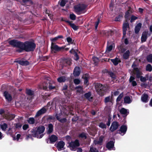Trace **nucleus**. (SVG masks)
I'll return each mask as SVG.
<instances>
[{
    "instance_id": "f257e3e1",
    "label": "nucleus",
    "mask_w": 152,
    "mask_h": 152,
    "mask_svg": "<svg viewBox=\"0 0 152 152\" xmlns=\"http://www.w3.org/2000/svg\"><path fill=\"white\" fill-rule=\"evenodd\" d=\"M36 47V45L33 42L26 41L22 42L21 50H17V51L19 52L23 50H25L27 52L33 51Z\"/></svg>"
},
{
    "instance_id": "f03ea898",
    "label": "nucleus",
    "mask_w": 152,
    "mask_h": 152,
    "mask_svg": "<svg viewBox=\"0 0 152 152\" xmlns=\"http://www.w3.org/2000/svg\"><path fill=\"white\" fill-rule=\"evenodd\" d=\"M45 128L43 126H39L33 129L31 132V135L38 138H41L44 136L43 133L45 131Z\"/></svg>"
},
{
    "instance_id": "7ed1b4c3",
    "label": "nucleus",
    "mask_w": 152,
    "mask_h": 152,
    "mask_svg": "<svg viewBox=\"0 0 152 152\" xmlns=\"http://www.w3.org/2000/svg\"><path fill=\"white\" fill-rule=\"evenodd\" d=\"M95 88L97 93L101 96H103L104 93L108 89V86L107 85L103 86L99 83H97Z\"/></svg>"
},
{
    "instance_id": "20e7f679",
    "label": "nucleus",
    "mask_w": 152,
    "mask_h": 152,
    "mask_svg": "<svg viewBox=\"0 0 152 152\" xmlns=\"http://www.w3.org/2000/svg\"><path fill=\"white\" fill-rule=\"evenodd\" d=\"M62 110L60 109L61 113H56V117L57 119L60 121L61 122H65L66 121V119L65 118L61 119V116L62 115L63 113L65 115H67L69 113L67 112L68 110H71V109H69L68 107L65 108L64 109H63Z\"/></svg>"
},
{
    "instance_id": "39448f33",
    "label": "nucleus",
    "mask_w": 152,
    "mask_h": 152,
    "mask_svg": "<svg viewBox=\"0 0 152 152\" xmlns=\"http://www.w3.org/2000/svg\"><path fill=\"white\" fill-rule=\"evenodd\" d=\"M86 7V6L85 4H79L75 7V10L77 13L80 14L85 12Z\"/></svg>"
},
{
    "instance_id": "423d86ee",
    "label": "nucleus",
    "mask_w": 152,
    "mask_h": 152,
    "mask_svg": "<svg viewBox=\"0 0 152 152\" xmlns=\"http://www.w3.org/2000/svg\"><path fill=\"white\" fill-rule=\"evenodd\" d=\"M9 44L15 47L19 48L21 50L22 42L17 40L13 39L10 41Z\"/></svg>"
},
{
    "instance_id": "0eeeda50",
    "label": "nucleus",
    "mask_w": 152,
    "mask_h": 152,
    "mask_svg": "<svg viewBox=\"0 0 152 152\" xmlns=\"http://www.w3.org/2000/svg\"><path fill=\"white\" fill-rule=\"evenodd\" d=\"M70 149L73 151L76 150L77 147L79 146V143L78 140H76L74 142H72L69 143Z\"/></svg>"
},
{
    "instance_id": "6e6552de",
    "label": "nucleus",
    "mask_w": 152,
    "mask_h": 152,
    "mask_svg": "<svg viewBox=\"0 0 152 152\" xmlns=\"http://www.w3.org/2000/svg\"><path fill=\"white\" fill-rule=\"evenodd\" d=\"M51 48L52 51L54 53L59 51L64 48V47H59L57 45L54 44L53 42L51 43Z\"/></svg>"
},
{
    "instance_id": "1a4fd4ad",
    "label": "nucleus",
    "mask_w": 152,
    "mask_h": 152,
    "mask_svg": "<svg viewBox=\"0 0 152 152\" xmlns=\"http://www.w3.org/2000/svg\"><path fill=\"white\" fill-rule=\"evenodd\" d=\"M15 128H9L8 130V133L10 135L12 136L14 140H17V141H18L20 138L21 135L19 134H18L17 135L16 138L12 136L13 131H15Z\"/></svg>"
},
{
    "instance_id": "9d476101",
    "label": "nucleus",
    "mask_w": 152,
    "mask_h": 152,
    "mask_svg": "<svg viewBox=\"0 0 152 152\" xmlns=\"http://www.w3.org/2000/svg\"><path fill=\"white\" fill-rule=\"evenodd\" d=\"M47 83H49V80L47 81ZM48 88L50 89H53L55 88L54 86L50 85V84H48L47 83H44L43 84L42 86L40 87V88H43L44 90H47L48 89Z\"/></svg>"
},
{
    "instance_id": "9b49d317",
    "label": "nucleus",
    "mask_w": 152,
    "mask_h": 152,
    "mask_svg": "<svg viewBox=\"0 0 152 152\" xmlns=\"http://www.w3.org/2000/svg\"><path fill=\"white\" fill-rule=\"evenodd\" d=\"M127 129V127L126 125H122L120 128L119 130L118 131V133L123 136L126 133Z\"/></svg>"
},
{
    "instance_id": "f8f14e48",
    "label": "nucleus",
    "mask_w": 152,
    "mask_h": 152,
    "mask_svg": "<svg viewBox=\"0 0 152 152\" xmlns=\"http://www.w3.org/2000/svg\"><path fill=\"white\" fill-rule=\"evenodd\" d=\"M47 110V109L46 108V107H42L37 111L35 115V117H39L41 115L44 114L46 112Z\"/></svg>"
},
{
    "instance_id": "ddd939ff",
    "label": "nucleus",
    "mask_w": 152,
    "mask_h": 152,
    "mask_svg": "<svg viewBox=\"0 0 152 152\" xmlns=\"http://www.w3.org/2000/svg\"><path fill=\"white\" fill-rule=\"evenodd\" d=\"M56 145L58 150L59 151H60L64 149L65 143L63 141H60L58 142Z\"/></svg>"
},
{
    "instance_id": "4468645a",
    "label": "nucleus",
    "mask_w": 152,
    "mask_h": 152,
    "mask_svg": "<svg viewBox=\"0 0 152 152\" xmlns=\"http://www.w3.org/2000/svg\"><path fill=\"white\" fill-rule=\"evenodd\" d=\"M118 126L119 125L117 122L116 121L113 122L112 124L110 129L111 132H113L117 129Z\"/></svg>"
},
{
    "instance_id": "2eb2a0df",
    "label": "nucleus",
    "mask_w": 152,
    "mask_h": 152,
    "mask_svg": "<svg viewBox=\"0 0 152 152\" xmlns=\"http://www.w3.org/2000/svg\"><path fill=\"white\" fill-rule=\"evenodd\" d=\"M113 100L112 96H110L105 97L104 99V102L106 105L109 103L110 105H111L113 104Z\"/></svg>"
},
{
    "instance_id": "dca6fc26",
    "label": "nucleus",
    "mask_w": 152,
    "mask_h": 152,
    "mask_svg": "<svg viewBox=\"0 0 152 152\" xmlns=\"http://www.w3.org/2000/svg\"><path fill=\"white\" fill-rule=\"evenodd\" d=\"M136 66V65L134 64V63L132 64V67L133 68L134 72H135V73H136L137 77V78H140V77H141L140 76L141 75V72L137 68H136L135 67Z\"/></svg>"
},
{
    "instance_id": "f3484780",
    "label": "nucleus",
    "mask_w": 152,
    "mask_h": 152,
    "mask_svg": "<svg viewBox=\"0 0 152 152\" xmlns=\"http://www.w3.org/2000/svg\"><path fill=\"white\" fill-rule=\"evenodd\" d=\"M4 96L8 102H10L12 100V97L8 92L5 91L4 93Z\"/></svg>"
},
{
    "instance_id": "a211bd4d",
    "label": "nucleus",
    "mask_w": 152,
    "mask_h": 152,
    "mask_svg": "<svg viewBox=\"0 0 152 152\" xmlns=\"http://www.w3.org/2000/svg\"><path fill=\"white\" fill-rule=\"evenodd\" d=\"M129 24L126 21L124 23L123 25V34L124 36L126 35L127 29L129 28Z\"/></svg>"
},
{
    "instance_id": "6ab92c4d",
    "label": "nucleus",
    "mask_w": 152,
    "mask_h": 152,
    "mask_svg": "<svg viewBox=\"0 0 152 152\" xmlns=\"http://www.w3.org/2000/svg\"><path fill=\"white\" fill-rule=\"evenodd\" d=\"M114 143L113 141H110L108 142L106 145L107 148L109 150H113L115 149L114 148Z\"/></svg>"
},
{
    "instance_id": "aec40b11",
    "label": "nucleus",
    "mask_w": 152,
    "mask_h": 152,
    "mask_svg": "<svg viewBox=\"0 0 152 152\" xmlns=\"http://www.w3.org/2000/svg\"><path fill=\"white\" fill-rule=\"evenodd\" d=\"M80 69L79 67H75L74 69L73 74L75 76H78L80 73Z\"/></svg>"
},
{
    "instance_id": "412c9836",
    "label": "nucleus",
    "mask_w": 152,
    "mask_h": 152,
    "mask_svg": "<svg viewBox=\"0 0 152 152\" xmlns=\"http://www.w3.org/2000/svg\"><path fill=\"white\" fill-rule=\"evenodd\" d=\"M49 139L50 143H53L57 140L58 137L56 135H53L50 137Z\"/></svg>"
},
{
    "instance_id": "4be33fe9",
    "label": "nucleus",
    "mask_w": 152,
    "mask_h": 152,
    "mask_svg": "<svg viewBox=\"0 0 152 152\" xmlns=\"http://www.w3.org/2000/svg\"><path fill=\"white\" fill-rule=\"evenodd\" d=\"M120 113L126 116L129 113L128 110H126L124 108H122L120 110Z\"/></svg>"
},
{
    "instance_id": "5701e85b",
    "label": "nucleus",
    "mask_w": 152,
    "mask_h": 152,
    "mask_svg": "<svg viewBox=\"0 0 152 152\" xmlns=\"http://www.w3.org/2000/svg\"><path fill=\"white\" fill-rule=\"evenodd\" d=\"M47 133L48 134L51 133L53 130V126L51 124H49L48 127L47 128Z\"/></svg>"
},
{
    "instance_id": "b1692460",
    "label": "nucleus",
    "mask_w": 152,
    "mask_h": 152,
    "mask_svg": "<svg viewBox=\"0 0 152 152\" xmlns=\"http://www.w3.org/2000/svg\"><path fill=\"white\" fill-rule=\"evenodd\" d=\"M148 96L146 94H144L142 96L141 99L142 102H148Z\"/></svg>"
},
{
    "instance_id": "393cba45",
    "label": "nucleus",
    "mask_w": 152,
    "mask_h": 152,
    "mask_svg": "<svg viewBox=\"0 0 152 152\" xmlns=\"http://www.w3.org/2000/svg\"><path fill=\"white\" fill-rule=\"evenodd\" d=\"M132 98L129 96H126L124 98V102L127 104L131 103L132 101Z\"/></svg>"
},
{
    "instance_id": "a878e982",
    "label": "nucleus",
    "mask_w": 152,
    "mask_h": 152,
    "mask_svg": "<svg viewBox=\"0 0 152 152\" xmlns=\"http://www.w3.org/2000/svg\"><path fill=\"white\" fill-rule=\"evenodd\" d=\"M66 22L69 24L72 28H73L74 30H76L77 29L78 27L74 23H72L70 21L68 20L66 21Z\"/></svg>"
},
{
    "instance_id": "bb28decb",
    "label": "nucleus",
    "mask_w": 152,
    "mask_h": 152,
    "mask_svg": "<svg viewBox=\"0 0 152 152\" xmlns=\"http://www.w3.org/2000/svg\"><path fill=\"white\" fill-rule=\"evenodd\" d=\"M142 26V24L140 23H138L136 26L135 29V32L136 33H138Z\"/></svg>"
},
{
    "instance_id": "cd10ccee",
    "label": "nucleus",
    "mask_w": 152,
    "mask_h": 152,
    "mask_svg": "<svg viewBox=\"0 0 152 152\" xmlns=\"http://www.w3.org/2000/svg\"><path fill=\"white\" fill-rule=\"evenodd\" d=\"M103 138V136H101L99 139L98 140H94V143L95 144H99L101 145Z\"/></svg>"
},
{
    "instance_id": "c85d7f7f",
    "label": "nucleus",
    "mask_w": 152,
    "mask_h": 152,
    "mask_svg": "<svg viewBox=\"0 0 152 152\" xmlns=\"http://www.w3.org/2000/svg\"><path fill=\"white\" fill-rule=\"evenodd\" d=\"M134 77L133 76H131L129 79V82L131 83L133 86H136L137 85L136 82L134 80Z\"/></svg>"
},
{
    "instance_id": "c756f323",
    "label": "nucleus",
    "mask_w": 152,
    "mask_h": 152,
    "mask_svg": "<svg viewBox=\"0 0 152 152\" xmlns=\"http://www.w3.org/2000/svg\"><path fill=\"white\" fill-rule=\"evenodd\" d=\"M6 117L7 119L9 120H11L14 118L15 115L14 114L8 113Z\"/></svg>"
},
{
    "instance_id": "7c9ffc66",
    "label": "nucleus",
    "mask_w": 152,
    "mask_h": 152,
    "mask_svg": "<svg viewBox=\"0 0 152 152\" xmlns=\"http://www.w3.org/2000/svg\"><path fill=\"white\" fill-rule=\"evenodd\" d=\"M17 62L20 65L23 66H26L29 64V62L27 61H18Z\"/></svg>"
},
{
    "instance_id": "2f4dec72",
    "label": "nucleus",
    "mask_w": 152,
    "mask_h": 152,
    "mask_svg": "<svg viewBox=\"0 0 152 152\" xmlns=\"http://www.w3.org/2000/svg\"><path fill=\"white\" fill-rule=\"evenodd\" d=\"M113 46V44H108L106 51V53H109L110 51L112 49Z\"/></svg>"
},
{
    "instance_id": "473e14b6",
    "label": "nucleus",
    "mask_w": 152,
    "mask_h": 152,
    "mask_svg": "<svg viewBox=\"0 0 152 152\" xmlns=\"http://www.w3.org/2000/svg\"><path fill=\"white\" fill-rule=\"evenodd\" d=\"M85 96L89 101H91L92 99V97L91 96V94L90 92L85 94Z\"/></svg>"
},
{
    "instance_id": "72a5a7b5",
    "label": "nucleus",
    "mask_w": 152,
    "mask_h": 152,
    "mask_svg": "<svg viewBox=\"0 0 152 152\" xmlns=\"http://www.w3.org/2000/svg\"><path fill=\"white\" fill-rule=\"evenodd\" d=\"M130 52L129 50L126 51L123 55V58L126 59H127L129 56Z\"/></svg>"
},
{
    "instance_id": "f704fd0d",
    "label": "nucleus",
    "mask_w": 152,
    "mask_h": 152,
    "mask_svg": "<svg viewBox=\"0 0 152 152\" xmlns=\"http://www.w3.org/2000/svg\"><path fill=\"white\" fill-rule=\"evenodd\" d=\"M110 60L115 65H117L120 61L119 59L117 58H116L114 59H111Z\"/></svg>"
},
{
    "instance_id": "c9c22d12",
    "label": "nucleus",
    "mask_w": 152,
    "mask_h": 152,
    "mask_svg": "<svg viewBox=\"0 0 152 152\" xmlns=\"http://www.w3.org/2000/svg\"><path fill=\"white\" fill-rule=\"evenodd\" d=\"M147 38V34L146 33H143L141 37V41L142 42L145 41Z\"/></svg>"
},
{
    "instance_id": "e433bc0d",
    "label": "nucleus",
    "mask_w": 152,
    "mask_h": 152,
    "mask_svg": "<svg viewBox=\"0 0 152 152\" xmlns=\"http://www.w3.org/2000/svg\"><path fill=\"white\" fill-rule=\"evenodd\" d=\"M75 89L77 90V92L80 94L83 93V90L82 87L78 86L75 88Z\"/></svg>"
},
{
    "instance_id": "4c0bfd02",
    "label": "nucleus",
    "mask_w": 152,
    "mask_h": 152,
    "mask_svg": "<svg viewBox=\"0 0 152 152\" xmlns=\"http://www.w3.org/2000/svg\"><path fill=\"white\" fill-rule=\"evenodd\" d=\"M30 124H33L35 123V120L33 118H30L27 121Z\"/></svg>"
},
{
    "instance_id": "58836bf2",
    "label": "nucleus",
    "mask_w": 152,
    "mask_h": 152,
    "mask_svg": "<svg viewBox=\"0 0 152 152\" xmlns=\"http://www.w3.org/2000/svg\"><path fill=\"white\" fill-rule=\"evenodd\" d=\"M66 80L65 77L64 76L61 77L57 79L58 81L60 83L64 82Z\"/></svg>"
},
{
    "instance_id": "ea45409f",
    "label": "nucleus",
    "mask_w": 152,
    "mask_h": 152,
    "mask_svg": "<svg viewBox=\"0 0 152 152\" xmlns=\"http://www.w3.org/2000/svg\"><path fill=\"white\" fill-rule=\"evenodd\" d=\"M68 0H61L59 2L60 5L62 7H64L67 2Z\"/></svg>"
},
{
    "instance_id": "a19ab883",
    "label": "nucleus",
    "mask_w": 152,
    "mask_h": 152,
    "mask_svg": "<svg viewBox=\"0 0 152 152\" xmlns=\"http://www.w3.org/2000/svg\"><path fill=\"white\" fill-rule=\"evenodd\" d=\"M1 127L3 130L5 131L7 127V124L5 123L1 124Z\"/></svg>"
},
{
    "instance_id": "79ce46f5",
    "label": "nucleus",
    "mask_w": 152,
    "mask_h": 152,
    "mask_svg": "<svg viewBox=\"0 0 152 152\" xmlns=\"http://www.w3.org/2000/svg\"><path fill=\"white\" fill-rule=\"evenodd\" d=\"M146 70L147 71L151 72L152 70V67L150 64H148L146 66Z\"/></svg>"
},
{
    "instance_id": "37998d69",
    "label": "nucleus",
    "mask_w": 152,
    "mask_h": 152,
    "mask_svg": "<svg viewBox=\"0 0 152 152\" xmlns=\"http://www.w3.org/2000/svg\"><path fill=\"white\" fill-rule=\"evenodd\" d=\"M26 93L28 95L31 96H32L34 94V92L30 89L26 90Z\"/></svg>"
},
{
    "instance_id": "c03bdc74",
    "label": "nucleus",
    "mask_w": 152,
    "mask_h": 152,
    "mask_svg": "<svg viewBox=\"0 0 152 152\" xmlns=\"http://www.w3.org/2000/svg\"><path fill=\"white\" fill-rule=\"evenodd\" d=\"M89 152H98V150L96 148L91 147L90 148Z\"/></svg>"
},
{
    "instance_id": "a18cd8bd",
    "label": "nucleus",
    "mask_w": 152,
    "mask_h": 152,
    "mask_svg": "<svg viewBox=\"0 0 152 152\" xmlns=\"http://www.w3.org/2000/svg\"><path fill=\"white\" fill-rule=\"evenodd\" d=\"M64 62L69 65H70L72 63V61L70 58L66 59L64 60Z\"/></svg>"
},
{
    "instance_id": "49530a36",
    "label": "nucleus",
    "mask_w": 152,
    "mask_h": 152,
    "mask_svg": "<svg viewBox=\"0 0 152 152\" xmlns=\"http://www.w3.org/2000/svg\"><path fill=\"white\" fill-rule=\"evenodd\" d=\"M147 60L149 62H152V54H151L147 56Z\"/></svg>"
},
{
    "instance_id": "de8ad7c7",
    "label": "nucleus",
    "mask_w": 152,
    "mask_h": 152,
    "mask_svg": "<svg viewBox=\"0 0 152 152\" xmlns=\"http://www.w3.org/2000/svg\"><path fill=\"white\" fill-rule=\"evenodd\" d=\"M100 22V20L99 19H98L97 21L96 22L95 24V28L96 30L98 27V25Z\"/></svg>"
},
{
    "instance_id": "09e8293b",
    "label": "nucleus",
    "mask_w": 152,
    "mask_h": 152,
    "mask_svg": "<svg viewBox=\"0 0 152 152\" xmlns=\"http://www.w3.org/2000/svg\"><path fill=\"white\" fill-rule=\"evenodd\" d=\"M70 18L71 20H75L76 19V16L74 14L72 13L70 15Z\"/></svg>"
},
{
    "instance_id": "8fccbe9b",
    "label": "nucleus",
    "mask_w": 152,
    "mask_h": 152,
    "mask_svg": "<svg viewBox=\"0 0 152 152\" xmlns=\"http://www.w3.org/2000/svg\"><path fill=\"white\" fill-rule=\"evenodd\" d=\"M66 41L70 44H72L73 43L72 38L69 37L67 38Z\"/></svg>"
},
{
    "instance_id": "3c124183",
    "label": "nucleus",
    "mask_w": 152,
    "mask_h": 152,
    "mask_svg": "<svg viewBox=\"0 0 152 152\" xmlns=\"http://www.w3.org/2000/svg\"><path fill=\"white\" fill-rule=\"evenodd\" d=\"M123 93H121V94L119 95L118 96V97H117V98L116 99V101L117 102L120 101V100L121 99V98L123 97Z\"/></svg>"
},
{
    "instance_id": "603ef678",
    "label": "nucleus",
    "mask_w": 152,
    "mask_h": 152,
    "mask_svg": "<svg viewBox=\"0 0 152 152\" xmlns=\"http://www.w3.org/2000/svg\"><path fill=\"white\" fill-rule=\"evenodd\" d=\"M137 19V17L134 16V15H132L131 17V22H132L134 20Z\"/></svg>"
},
{
    "instance_id": "864d4df0",
    "label": "nucleus",
    "mask_w": 152,
    "mask_h": 152,
    "mask_svg": "<svg viewBox=\"0 0 152 152\" xmlns=\"http://www.w3.org/2000/svg\"><path fill=\"white\" fill-rule=\"evenodd\" d=\"M74 83L76 85L79 84L80 83V80L77 79H75L74 81Z\"/></svg>"
},
{
    "instance_id": "5fc2aeb1",
    "label": "nucleus",
    "mask_w": 152,
    "mask_h": 152,
    "mask_svg": "<svg viewBox=\"0 0 152 152\" xmlns=\"http://www.w3.org/2000/svg\"><path fill=\"white\" fill-rule=\"evenodd\" d=\"M80 137L82 138H84L85 139L86 138V134L84 133H82L80 134L79 135Z\"/></svg>"
},
{
    "instance_id": "6e6d98bb",
    "label": "nucleus",
    "mask_w": 152,
    "mask_h": 152,
    "mask_svg": "<svg viewBox=\"0 0 152 152\" xmlns=\"http://www.w3.org/2000/svg\"><path fill=\"white\" fill-rule=\"evenodd\" d=\"M99 126L102 128H106V125L105 124L101 123L99 124Z\"/></svg>"
},
{
    "instance_id": "4d7b16f0",
    "label": "nucleus",
    "mask_w": 152,
    "mask_h": 152,
    "mask_svg": "<svg viewBox=\"0 0 152 152\" xmlns=\"http://www.w3.org/2000/svg\"><path fill=\"white\" fill-rule=\"evenodd\" d=\"M93 60L95 63H97L99 61L98 58L96 57H94L93 58Z\"/></svg>"
},
{
    "instance_id": "13d9d810",
    "label": "nucleus",
    "mask_w": 152,
    "mask_h": 152,
    "mask_svg": "<svg viewBox=\"0 0 152 152\" xmlns=\"http://www.w3.org/2000/svg\"><path fill=\"white\" fill-rule=\"evenodd\" d=\"M140 78V80L143 82H145L146 80H148L146 77H143L142 76H141Z\"/></svg>"
},
{
    "instance_id": "bf43d9fd",
    "label": "nucleus",
    "mask_w": 152,
    "mask_h": 152,
    "mask_svg": "<svg viewBox=\"0 0 152 152\" xmlns=\"http://www.w3.org/2000/svg\"><path fill=\"white\" fill-rule=\"evenodd\" d=\"M103 34H104L105 36H109V33H110V32H108L107 31H103Z\"/></svg>"
},
{
    "instance_id": "052dcab7",
    "label": "nucleus",
    "mask_w": 152,
    "mask_h": 152,
    "mask_svg": "<svg viewBox=\"0 0 152 152\" xmlns=\"http://www.w3.org/2000/svg\"><path fill=\"white\" fill-rule=\"evenodd\" d=\"M130 15V13L129 11H127L126 12V13L125 15V18H127Z\"/></svg>"
},
{
    "instance_id": "680f3d73",
    "label": "nucleus",
    "mask_w": 152,
    "mask_h": 152,
    "mask_svg": "<svg viewBox=\"0 0 152 152\" xmlns=\"http://www.w3.org/2000/svg\"><path fill=\"white\" fill-rule=\"evenodd\" d=\"M28 127V124H25L23 126V128L24 130H26Z\"/></svg>"
},
{
    "instance_id": "e2e57ef3",
    "label": "nucleus",
    "mask_w": 152,
    "mask_h": 152,
    "mask_svg": "<svg viewBox=\"0 0 152 152\" xmlns=\"http://www.w3.org/2000/svg\"><path fill=\"white\" fill-rule=\"evenodd\" d=\"M22 125L20 123H17L15 126V128H19L21 127Z\"/></svg>"
},
{
    "instance_id": "0e129e2a",
    "label": "nucleus",
    "mask_w": 152,
    "mask_h": 152,
    "mask_svg": "<svg viewBox=\"0 0 152 152\" xmlns=\"http://www.w3.org/2000/svg\"><path fill=\"white\" fill-rule=\"evenodd\" d=\"M58 39V38H57V37H56L54 38L51 39V40L52 41V42H54L57 40Z\"/></svg>"
},
{
    "instance_id": "69168bd1",
    "label": "nucleus",
    "mask_w": 152,
    "mask_h": 152,
    "mask_svg": "<svg viewBox=\"0 0 152 152\" xmlns=\"http://www.w3.org/2000/svg\"><path fill=\"white\" fill-rule=\"evenodd\" d=\"M110 75L112 78L113 79L115 78V76L113 73H110Z\"/></svg>"
},
{
    "instance_id": "338daca9",
    "label": "nucleus",
    "mask_w": 152,
    "mask_h": 152,
    "mask_svg": "<svg viewBox=\"0 0 152 152\" xmlns=\"http://www.w3.org/2000/svg\"><path fill=\"white\" fill-rule=\"evenodd\" d=\"M75 58H74L75 60H77L79 58L78 56L77 53H75Z\"/></svg>"
},
{
    "instance_id": "774afa93",
    "label": "nucleus",
    "mask_w": 152,
    "mask_h": 152,
    "mask_svg": "<svg viewBox=\"0 0 152 152\" xmlns=\"http://www.w3.org/2000/svg\"><path fill=\"white\" fill-rule=\"evenodd\" d=\"M119 94V92L118 91H117L114 92L113 94L115 96H117Z\"/></svg>"
}]
</instances>
